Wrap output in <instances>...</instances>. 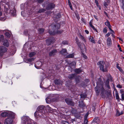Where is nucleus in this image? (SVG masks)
<instances>
[{
    "label": "nucleus",
    "instance_id": "nucleus-61",
    "mask_svg": "<svg viewBox=\"0 0 124 124\" xmlns=\"http://www.w3.org/2000/svg\"><path fill=\"white\" fill-rule=\"evenodd\" d=\"M108 28L111 31L112 30V29H111V25L109 26L108 27Z\"/></svg>",
    "mask_w": 124,
    "mask_h": 124
},
{
    "label": "nucleus",
    "instance_id": "nucleus-6",
    "mask_svg": "<svg viewBox=\"0 0 124 124\" xmlns=\"http://www.w3.org/2000/svg\"><path fill=\"white\" fill-rule=\"evenodd\" d=\"M7 51V48L4 46H0V56H2L3 54Z\"/></svg>",
    "mask_w": 124,
    "mask_h": 124
},
{
    "label": "nucleus",
    "instance_id": "nucleus-7",
    "mask_svg": "<svg viewBox=\"0 0 124 124\" xmlns=\"http://www.w3.org/2000/svg\"><path fill=\"white\" fill-rule=\"evenodd\" d=\"M55 41L54 38H52L46 40V42L48 45H49L52 43H53Z\"/></svg>",
    "mask_w": 124,
    "mask_h": 124
},
{
    "label": "nucleus",
    "instance_id": "nucleus-20",
    "mask_svg": "<svg viewBox=\"0 0 124 124\" xmlns=\"http://www.w3.org/2000/svg\"><path fill=\"white\" fill-rule=\"evenodd\" d=\"M10 13L13 16H15L16 14V11L14 9L13 10H10Z\"/></svg>",
    "mask_w": 124,
    "mask_h": 124
},
{
    "label": "nucleus",
    "instance_id": "nucleus-33",
    "mask_svg": "<svg viewBox=\"0 0 124 124\" xmlns=\"http://www.w3.org/2000/svg\"><path fill=\"white\" fill-rule=\"evenodd\" d=\"M109 83V81L108 80L106 81V86H107L108 88V89H110V87Z\"/></svg>",
    "mask_w": 124,
    "mask_h": 124
},
{
    "label": "nucleus",
    "instance_id": "nucleus-38",
    "mask_svg": "<svg viewBox=\"0 0 124 124\" xmlns=\"http://www.w3.org/2000/svg\"><path fill=\"white\" fill-rule=\"evenodd\" d=\"M62 124H69L68 122L65 121H62Z\"/></svg>",
    "mask_w": 124,
    "mask_h": 124
},
{
    "label": "nucleus",
    "instance_id": "nucleus-27",
    "mask_svg": "<svg viewBox=\"0 0 124 124\" xmlns=\"http://www.w3.org/2000/svg\"><path fill=\"white\" fill-rule=\"evenodd\" d=\"M74 55L73 54H70L66 56V57L68 58H73L74 57Z\"/></svg>",
    "mask_w": 124,
    "mask_h": 124
},
{
    "label": "nucleus",
    "instance_id": "nucleus-60",
    "mask_svg": "<svg viewBox=\"0 0 124 124\" xmlns=\"http://www.w3.org/2000/svg\"><path fill=\"white\" fill-rule=\"evenodd\" d=\"M70 9L72 10L73 9V8H72V6L71 5V4H70Z\"/></svg>",
    "mask_w": 124,
    "mask_h": 124
},
{
    "label": "nucleus",
    "instance_id": "nucleus-55",
    "mask_svg": "<svg viewBox=\"0 0 124 124\" xmlns=\"http://www.w3.org/2000/svg\"><path fill=\"white\" fill-rule=\"evenodd\" d=\"M43 0H37L38 2V3H41L43 2Z\"/></svg>",
    "mask_w": 124,
    "mask_h": 124
},
{
    "label": "nucleus",
    "instance_id": "nucleus-35",
    "mask_svg": "<svg viewBox=\"0 0 124 124\" xmlns=\"http://www.w3.org/2000/svg\"><path fill=\"white\" fill-rule=\"evenodd\" d=\"M105 25L107 26L108 27L109 26H111V25L110 24V23L108 21H107L105 22Z\"/></svg>",
    "mask_w": 124,
    "mask_h": 124
},
{
    "label": "nucleus",
    "instance_id": "nucleus-40",
    "mask_svg": "<svg viewBox=\"0 0 124 124\" xmlns=\"http://www.w3.org/2000/svg\"><path fill=\"white\" fill-rule=\"evenodd\" d=\"M80 78V77H78L76 79V81L77 83H78L79 82Z\"/></svg>",
    "mask_w": 124,
    "mask_h": 124
},
{
    "label": "nucleus",
    "instance_id": "nucleus-3",
    "mask_svg": "<svg viewBox=\"0 0 124 124\" xmlns=\"http://www.w3.org/2000/svg\"><path fill=\"white\" fill-rule=\"evenodd\" d=\"M22 121L24 124H25L27 123V124H31L29 122H31L32 120L30 119L29 117L27 116H23L22 118Z\"/></svg>",
    "mask_w": 124,
    "mask_h": 124
},
{
    "label": "nucleus",
    "instance_id": "nucleus-21",
    "mask_svg": "<svg viewBox=\"0 0 124 124\" xmlns=\"http://www.w3.org/2000/svg\"><path fill=\"white\" fill-rule=\"evenodd\" d=\"M89 39L90 41L92 43H95L94 38L93 37L90 36V37L89 38Z\"/></svg>",
    "mask_w": 124,
    "mask_h": 124
},
{
    "label": "nucleus",
    "instance_id": "nucleus-57",
    "mask_svg": "<svg viewBox=\"0 0 124 124\" xmlns=\"http://www.w3.org/2000/svg\"><path fill=\"white\" fill-rule=\"evenodd\" d=\"M93 16L94 17H95V19L97 20V21H98V18H97V16H95V15H94Z\"/></svg>",
    "mask_w": 124,
    "mask_h": 124
},
{
    "label": "nucleus",
    "instance_id": "nucleus-37",
    "mask_svg": "<svg viewBox=\"0 0 124 124\" xmlns=\"http://www.w3.org/2000/svg\"><path fill=\"white\" fill-rule=\"evenodd\" d=\"M79 37L80 38L83 40V41L85 42V40L84 39V38L82 35H80Z\"/></svg>",
    "mask_w": 124,
    "mask_h": 124
},
{
    "label": "nucleus",
    "instance_id": "nucleus-8",
    "mask_svg": "<svg viewBox=\"0 0 124 124\" xmlns=\"http://www.w3.org/2000/svg\"><path fill=\"white\" fill-rule=\"evenodd\" d=\"M65 101L66 103L69 105L72 106L74 105V103L71 99L67 98L65 99Z\"/></svg>",
    "mask_w": 124,
    "mask_h": 124
},
{
    "label": "nucleus",
    "instance_id": "nucleus-56",
    "mask_svg": "<svg viewBox=\"0 0 124 124\" xmlns=\"http://www.w3.org/2000/svg\"><path fill=\"white\" fill-rule=\"evenodd\" d=\"M76 42L77 44H78V43H79L78 39V38L77 37H76Z\"/></svg>",
    "mask_w": 124,
    "mask_h": 124
},
{
    "label": "nucleus",
    "instance_id": "nucleus-9",
    "mask_svg": "<svg viewBox=\"0 0 124 124\" xmlns=\"http://www.w3.org/2000/svg\"><path fill=\"white\" fill-rule=\"evenodd\" d=\"M65 101L66 103L69 105L72 106L74 105V103L71 99L67 98L65 99Z\"/></svg>",
    "mask_w": 124,
    "mask_h": 124
},
{
    "label": "nucleus",
    "instance_id": "nucleus-36",
    "mask_svg": "<svg viewBox=\"0 0 124 124\" xmlns=\"http://www.w3.org/2000/svg\"><path fill=\"white\" fill-rule=\"evenodd\" d=\"M44 30L43 29L41 28L39 29L38 30V31H39L40 33H42L43 32Z\"/></svg>",
    "mask_w": 124,
    "mask_h": 124
},
{
    "label": "nucleus",
    "instance_id": "nucleus-50",
    "mask_svg": "<svg viewBox=\"0 0 124 124\" xmlns=\"http://www.w3.org/2000/svg\"><path fill=\"white\" fill-rule=\"evenodd\" d=\"M82 56L85 59H86L87 58V56L84 54H82Z\"/></svg>",
    "mask_w": 124,
    "mask_h": 124
},
{
    "label": "nucleus",
    "instance_id": "nucleus-18",
    "mask_svg": "<svg viewBox=\"0 0 124 124\" xmlns=\"http://www.w3.org/2000/svg\"><path fill=\"white\" fill-rule=\"evenodd\" d=\"M8 112H3L1 113V115L2 117H5L8 116Z\"/></svg>",
    "mask_w": 124,
    "mask_h": 124
},
{
    "label": "nucleus",
    "instance_id": "nucleus-5",
    "mask_svg": "<svg viewBox=\"0 0 124 124\" xmlns=\"http://www.w3.org/2000/svg\"><path fill=\"white\" fill-rule=\"evenodd\" d=\"M45 113V111L43 110L41 112V111L37 110L34 113V116L35 117L37 118H38L40 116L44 114Z\"/></svg>",
    "mask_w": 124,
    "mask_h": 124
},
{
    "label": "nucleus",
    "instance_id": "nucleus-42",
    "mask_svg": "<svg viewBox=\"0 0 124 124\" xmlns=\"http://www.w3.org/2000/svg\"><path fill=\"white\" fill-rule=\"evenodd\" d=\"M34 60V58H32L28 59L27 60V61L28 62H31L32 61H33Z\"/></svg>",
    "mask_w": 124,
    "mask_h": 124
},
{
    "label": "nucleus",
    "instance_id": "nucleus-17",
    "mask_svg": "<svg viewBox=\"0 0 124 124\" xmlns=\"http://www.w3.org/2000/svg\"><path fill=\"white\" fill-rule=\"evenodd\" d=\"M48 32L49 34L51 35H54L56 33L60 34H61V32L59 31H57L56 32H52L50 31H49Z\"/></svg>",
    "mask_w": 124,
    "mask_h": 124
},
{
    "label": "nucleus",
    "instance_id": "nucleus-31",
    "mask_svg": "<svg viewBox=\"0 0 124 124\" xmlns=\"http://www.w3.org/2000/svg\"><path fill=\"white\" fill-rule=\"evenodd\" d=\"M85 105L84 104L83 102H79V106L81 108H83L85 106Z\"/></svg>",
    "mask_w": 124,
    "mask_h": 124
},
{
    "label": "nucleus",
    "instance_id": "nucleus-51",
    "mask_svg": "<svg viewBox=\"0 0 124 124\" xmlns=\"http://www.w3.org/2000/svg\"><path fill=\"white\" fill-rule=\"evenodd\" d=\"M111 33H110V32H108V33L107 34L105 35V37H108V36H109L110 34H111Z\"/></svg>",
    "mask_w": 124,
    "mask_h": 124
},
{
    "label": "nucleus",
    "instance_id": "nucleus-23",
    "mask_svg": "<svg viewBox=\"0 0 124 124\" xmlns=\"http://www.w3.org/2000/svg\"><path fill=\"white\" fill-rule=\"evenodd\" d=\"M66 49H63L62 51H60V53L63 55H65L66 53Z\"/></svg>",
    "mask_w": 124,
    "mask_h": 124
},
{
    "label": "nucleus",
    "instance_id": "nucleus-13",
    "mask_svg": "<svg viewBox=\"0 0 124 124\" xmlns=\"http://www.w3.org/2000/svg\"><path fill=\"white\" fill-rule=\"evenodd\" d=\"M107 45L108 46H111L112 45V41L111 38L108 37L107 40Z\"/></svg>",
    "mask_w": 124,
    "mask_h": 124
},
{
    "label": "nucleus",
    "instance_id": "nucleus-12",
    "mask_svg": "<svg viewBox=\"0 0 124 124\" xmlns=\"http://www.w3.org/2000/svg\"><path fill=\"white\" fill-rule=\"evenodd\" d=\"M45 107L43 105H41L39 106L37 108V110L42 112L43 110L45 111Z\"/></svg>",
    "mask_w": 124,
    "mask_h": 124
},
{
    "label": "nucleus",
    "instance_id": "nucleus-49",
    "mask_svg": "<svg viewBox=\"0 0 124 124\" xmlns=\"http://www.w3.org/2000/svg\"><path fill=\"white\" fill-rule=\"evenodd\" d=\"M121 97L122 100L124 101V93H122L121 95Z\"/></svg>",
    "mask_w": 124,
    "mask_h": 124
},
{
    "label": "nucleus",
    "instance_id": "nucleus-63",
    "mask_svg": "<svg viewBox=\"0 0 124 124\" xmlns=\"http://www.w3.org/2000/svg\"><path fill=\"white\" fill-rule=\"evenodd\" d=\"M119 50L120 51L122 52V50H121V47H119Z\"/></svg>",
    "mask_w": 124,
    "mask_h": 124
},
{
    "label": "nucleus",
    "instance_id": "nucleus-39",
    "mask_svg": "<svg viewBox=\"0 0 124 124\" xmlns=\"http://www.w3.org/2000/svg\"><path fill=\"white\" fill-rule=\"evenodd\" d=\"M4 37L3 35H0V42L2 41L4 39Z\"/></svg>",
    "mask_w": 124,
    "mask_h": 124
},
{
    "label": "nucleus",
    "instance_id": "nucleus-2",
    "mask_svg": "<svg viewBox=\"0 0 124 124\" xmlns=\"http://www.w3.org/2000/svg\"><path fill=\"white\" fill-rule=\"evenodd\" d=\"M104 63L102 61H101L98 62L97 64L99 65L100 70L103 72H106L107 71V67L104 65Z\"/></svg>",
    "mask_w": 124,
    "mask_h": 124
},
{
    "label": "nucleus",
    "instance_id": "nucleus-22",
    "mask_svg": "<svg viewBox=\"0 0 124 124\" xmlns=\"http://www.w3.org/2000/svg\"><path fill=\"white\" fill-rule=\"evenodd\" d=\"M54 5L53 4H49L48 9H50L54 8Z\"/></svg>",
    "mask_w": 124,
    "mask_h": 124
},
{
    "label": "nucleus",
    "instance_id": "nucleus-16",
    "mask_svg": "<svg viewBox=\"0 0 124 124\" xmlns=\"http://www.w3.org/2000/svg\"><path fill=\"white\" fill-rule=\"evenodd\" d=\"M94 122L96 123L97 124H98L100 123V121L99 118L98 117H96L94 118L93 120Z\"/></svg>",
    "mask_w": 124,
    "mask_h": 124
},
{
    "label": "nucleus",
    "instance_id": "nucleus-34",
    "mask_svg": "<svg viewBox=\"0 0 124 124\" xmlns=\"http://www.w3.org/2000/svg\"><path fill=\"white\" fill-rule=\"evenodd\" d=\"M46 101L47 103H50L51 101V100L48 97H47L46 99Z\"/></svg>",
    "mask_w": 124,
    "mask_h": 124
},
{
    "label": "nucleus",
    "instance_id": "nucleus-4",
    "mask_svg": "<svg viewBox=\"0 0 124 124\" xmlns=\"http://www.w3.org/2000/svg\"><path fill=\"white\" fill-rule=\"evenodd\" d=\"M54 83L55 84L57 85V87L59 89H58V90H62V88L61 86L62 85V82L60 80H55L54 81Z\"/></svg>",
    "mask_w": 124,
    "mask_h": 124
},
{
    "label": "nucleus",
    "instance_id": "nucleus-25",
    "mask_svg": "<svg viewBox=\"0 0 124 124\" xmlns=\"http://www.w3.org/2000/svg\"><path fill=\"white\" fill-rule=\"evenodd\" d=\"M36 52H33L30 53L29 55V56L30 57H32L36 54Z\"/></svg>",
    "mask_w": 124,
    "mask_h": 124
},
{
    "label": "nucleus",
    "instance_id": "nucleus-62",
    "mask_svg": "<svg viewBox=\"0 0 124 124\" xmlns=\"http://www.w3.org/2000/svg\"><path fill=\"white\" fill-rule=\"evenodd\" d=\"M24 12L23 11H22L21 12V15L22 16H24V15H23V14L24 13Z\"/></svg>",
    "mask_w": 124,
    "mask_h": 124
},
{
    "label": "nucleus",
    "instance_id": "nucleus-26",
    "mask_svg": "<svg viewBox=\"0 0 124 124\" xmlns=\"http://www.w3.org/2000/svg\"><path fill=\"white\" fill-rule=\"evenodd\" d=\"M123 112L122 111L120 112L118 110L117 111L116 115V116H119L123 114Z\"/></svg>",
    "mask_w": 124,
    "mask_h": 124
},
{
    "label": "nucleus",
    "instance_id": "nucleus-41",
    "mask_svg": "<svg viewBox=\"0 0 124 124\" xmlns=\"http://www.w3.org/2000/svg\"><path fill=\"white\" fill-rule=\"evenodd\" d=\"M5 34L6 36L8 38H9L10 37V34L9 33L6 32L5 33Z\"/></svg>",
    "mask_w": 124,
    "mask_h": 124
},
{
    "label": "nucleus",
    "instance_id": "nucleus-1",
    "mask_svg": "<svg viewBox=\"0 0 124 124\" xmlns=\"http://www.w3.org/2000/svg\"><path fill=\"white\" fill-rule=\"evenodd\" d=\"M97 86L95 88L96 93L98 94L100 91H101V93L102 94L104 91L102 85L101 84H99L98 82H97Z\"/></svg>",
    "mask_w": 124,
    "mask_h": 124
},
{
    "label": "nucleus",
    "instance_id": "nucleus-54",
    "mask_svg": "<svg viewBox=\"0 0 124 124\" xmlns=\"http://www.w3.org/2000/svg\"><path fill=\"white\" fill-rule=\"evenodd\" d=\"M81 97H83V98H85L86 97V96L85 95H83V94H81L80 95Z\"/></svg>",
    "mask_w": 124,
    "mask_h": 124
},
{
    "label": "nucleus",
    "instance_id": "nucleus-44",
    "mask_svg": "<svg viewBox=\"0 0 124 124\" xmlns=\"http://www.w3.org/2000/svg\"><path fill=\"white\" fill-rule=\"evenodd\" d=\"M45 11V10L43 9H40L38 11V12L39 13H41L44 12Z\"/></svg>",
    "mask_w": 124,
    "mask_h": 124
},
{
    "label": "nucleus",
    "instance_id": "nucleus-14",
    "mask_svg": "<svg viewBox=\"0 0 124 124\" xmlns=\"http://www.w3.org/2000/svg\"><path fill=\"white\" fill-rule=\"evenodd\" d=\"M57 52V51L56 49H54L49 53V55L50 56H54L56 54Z\"/></svg>",
    "mask_w": 124,
    "mask_h": 124
},
{
    "label": "nucleus",
    "instance_id": "nucleus-53",
    "mask_svg": "<svg viewBox=\"0 0 124 124\" xmlns=\"http://www.w3.org/2000/svg\"><path fill=\"white\" fill-rule=\"evenodd\" d=\"M117 86L118 88H122V87L121 85L119 84L117 85Z\"/></svg>",
    "mask_w": 124,
    "mask_h": 124
},
{
    "label": "nucleus",
    "instance_id": "nucleus-45",
    "mask_svg": "<svg viewBox=\"0 0 124 124\" xmlns=\"http://www.w3.org/2000/svg\"><path fill=\"white\" fill-rule=\"evenodd\" d=\"M47 108L50 111H52L53 109L52 108L50 107L48 105H47L46 106Z\"/></svg>",
    "mask_w": 124,
    "mask_h": 124
},
{
    "label": "nucleus",
    "instance_id": "nucleus-15",
    "mask_svg": "<svg viewBox=\"0 0 124 124\" xmlns=\"http://www.w3.org/2000/svg\"><path fill=\"white\" fill-rule=\"evenodd\" d=\"M8 113V115H9L11 117V118L12 119V118H13L14 117L15 115V113L11 111L9 112Z\"/></svg>",
    "mask_w": 124,
    "mask_h": 124
},
{
    "label": "nucleus",
    "instance_id": "nucleus-64",
    "mask_svg": "<svg viewBox=\"0 0 124 124\" xmlns=\"http://www.w3.org/2000/svg\"><path fill=\"white\" fill-rule=\"evenodd\" d=\"M91 124H95L94 122H92L91 123Z\"/></svg>",
    "mask_w": 124,
    "mask_h": 124
},
{
    "label": "nucleus",
    "instance_id": "nucleus-29",
    "mask_svg": "<svg viewBox=\"0 0 124 124\" xmlns=\"http://www.w3.org/2000/svg\"><path fill=\"white\" fill-rule=\"evenodd\" d=\"M116 67L117 68L119 69V70L121 72L123 73V70L120 67H119L118 66V64H117L116 65Z\"/></svg>",
    "mask_w": 124,
    "mask_h": 124
},
{
    "label": "nucleus",
    "instance_id": "nucleus-10",
    "mask_svg": "<svg viewBox=\"0 0 124 124\" xmlns=\"http://www.w3.org/2000/svg\"><path fill=\"white\" fill-rule=\"evenodd\" d=\"M13 120L12 119L8 117L5 120L4 124H11Z\"/></svg>",
    "mask_w": 124,
    "mask_h": 124
},
{
    "label": "nucleus",
    "instance_id": "nucleus-48",
    "mask_svg": "<svg viewBox=\"0 0 124 124\" xmlns=\"http://www.w3.org/2000/svg\"><path fill=\"white\" fill-rule=\"evenodd\" d=\"M62 43L64 45H66L67 44L68 42L66 41H62Z\"/></svg>",
    "mask_w": 124,
    "mask_h": 124
},
{
    "label": "nucleus",
    "instance_id": "nucleus-24",
    "mask_svg": "<svg viewBox=\"0 0 124 124\" xmlns=\"http://www.w3.org/2000/svg\"><path fill=\"white\" fill-rule=\"evenodd\" d=\"M3 44L4 46L7 47H8L9 46V44L8 41L7 40H5L4 41Z\"/></svg>",
    "mask_w": 124,
    "mask_h": 124
},
{
    "label": "nucleus",
    "instance_id": "nucleus-30",
    "mask_svg": "<svg viewBox=\"0 0 124 124\" xmlns=\"http://www.w3.org/2000/svg\"><path fill=\"white\" fill-rule=\"evenodd\" d=\"M75 76V75L74 74H72L70 75L68 77V78L70 79H72L74 78Z\"/></svg>",
    "mask_w": 124,
    "mask_h": 124
},
{
    "label": "nucleus",
    "instance_id": "nucleus-32",
    "mask_svg": "<svg viewBox=\"0 0 124 124\" xmlns=\"http://www.w3.org/2000/svg\"><path fill=\"white\" fill-rule=\"evenodd\" d=\"M55 28L56 29H59L60 27V25L59 24L56 23L54 25Z\"/></svg>",
    "mask_w": 124,
    "mask_h": 124
},
{
    "label": "nucleus",
    "instance_id": "nucleus-19",
    "mask_svg": "<svg viewBox=\"0 0 124 124\" xmlns=\"http://www.w3.org/2000/svg\"><path fill=\"white\" fill-rule=\"evenodd\" d=\"M89 25L93 29V30H94L95 31L97 32H98V31L92 25V23L91 22H90L89 23Z\"/></svg>",
    "mask_w": 124,
    "mask_h": 124
},
{
    "label": "nucleus",
    "instance_id": "nucleus-47",
    "mask_svg": "<svg viewBox=\"0 0 124 124\" xmlns=\"http://www.w3.org/2000/svg\"><path fill=\"white\" fill-rule=\"evenodd\" d=\"M116 96V98L117 99H119V97L118 95V94L117 93H116L115 94Z\"/></svg>",
    "mask_w": 124,
    "mask_h": 124
},
{
    "label": "nucleus",
    "instance_id": "nucleus-28",
    "mask_svg": "<svg viewBox=\"0 0 124 124\" xmlns=\"http://www.w3.org/2000/svg\"><path fill=\"white\" fill-rule=\"evenodd\" d=\"M75 72L77 73H79L81 72L82 70L79 68L76 69L75 70Z\"/></svg>",
    "mask_w": 124,
    "mask_h": 124
},
{
    "label": "nucleus",
    "instance_id": "nucleus-52",
    "mask_svg": "<svg viewBox=\"0 0 124 124\" xmlns=\"http://www.w3.org/2000/svg\"><path fill=\"white\" fill-rule=\"evenodd\" d=\"M88 121L86 119H85L84 121V123L85 124H87Z\"/></svg>",
    "mask_w": 124,
    "mask_h": 124
},
{
    "label": "nucleus",
    "instance_id": "nucleus-58",
    "mask_svg": "<svg viewBox=\"0 0 124 124\" xmlns=\"http://www.w3.org/2000/svg\"><path fill=\"white\" fill-rule=\"evenodd\" d=\"M85 32L87 34H88L89 33V31L87 30H85Z\"/></svg>",
    "mask_w": 124,
    "mask_h": 124
},
{
    "label": "nucleus",
    "instance_id": "nucleus-11",
    "mask_svg": "<svg viewBox=\"0 0 124 124\" xmlns=\"http://www.w3.org/2000/svg\"><path fill=\"white\" fill-rule=\"evenodd\" d=\"M42 65V63L40 62H36L35 64V67L37 69L40 68Z\"/></svg>",
    "mask_w": 124,
    "mask_h": 124
},
{
    "label": "nucleus",
    "instance_id": "nucleus-46",
    "mask_svg": "<svg viewBox=\"0 0 124 124\" xmlns=\"http://www.w3.org/2000/svg\"><path fill=\"white\" fill-rule=\"evenodd\" d=\"M107 30L106 27H105L104 28L103 32L105 33H106L107 32Z\"/></svg>",
    "mask_w": 124,
    "mask_h": 124
},
{
    "label": "nucleus",
    "instance_id": "nucleus-59",
    "mask_svg": "<svg viewBox=\"0 0 124 124\" xmlns=\"http://www.w3.org/2000/svg\"><path fill=\"white\" fill-rule=\"evenodd\" d=\"M26 33H28V31L27 30H25L24 32V34H25L26 35L27 34L26 33Z\"/></svg>",
    "mask_w": 124,
    "mask_h": 124
},
{
    "label": "nucleus",
    "instance_id": "nucleus-43",
    "mask_svg": "<svg viewBox=\"0 0 124 124\" xmlns=\"http://www.w3.org/2000/svg\"><path fill=\"white\" fill-rule=\"evenodd\" d=\"M76 62H75L74 61L71 63L70 64V65L71 66H74L76 65Z\"/></svg>",
    "mask_w": 124,
    "mask_h": 124
}]
</instances>
